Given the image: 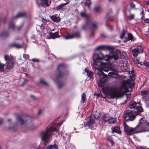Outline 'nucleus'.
<instances>
[{"mask_svg":"<svg viewBox=\"0 0 149 149\" xmlns=\"http://www.w3.org/2000/svg\"><path fill=\"white\" fill-rule=\"evenodd\" d=\"M113 50H110L109 54L104 56L101 53H94L93 55V60L94 65L100 66L98 68L97 74H106L103 72H109L108 74H118L121 71L118 69L119 66L116 67L118 65L122 63L120 57L121 55L120 50L117 49L114 52Z\"/></svg>","mask_w":149,"mask_h":149,"instance_id":"obj_1","label":"nucleus"},{"mask_svg":"<svg viewBox=\"0 0 149 149\" xmlns=\"http://www.w3.org/2000/svg\"><path fill=\"white\" fill-rule=\"evenodd\" d=\"M100 80L98 82V86L101 87L103 92L109 95L111 98L119 97L118 93L116 90V88L113 86H104L105 83L109 81L112 77L111 75H99Z\"/></svg>","mask_w":149,"mask_h":149,"instance_id":"obj_2","label":"nucleus"},{"mask_svg":"<svg viewBox=\"0 0 149 149\" xmlns=\"http://www.w3.org/2000/svg\"><path fill=\"white\" fill-rule=\"evenodd\" d=\"M61 124H54L50 128L47 129L45 131L42 132L40 136L42 140L44 141L45 143L49 142V140L52 135L54 134V132H58L59 129Z\"/></svg>","mask_w":149,"mask_h":149,"instance_id":"obj_3","label":"nucleus"},{"mask_svg":"<svg viewBox=\"0 0 149 149\" xmlns=\"http://www.w3.org/2000/svg\"><path fill=\"white\" fill-rule=\"evenodd\" d=\"M134 129L136 133L149 131V123L143 118H141Z\"/></svg>","mask_w":149,"mask_h":149,"instance_id":"obj_4","label":"nucleus"},{"mask_svg":"<svg viewBox=\"0 0 149 149\" xmlns=\"http://www.w3.org/2000/svg\"><path fill=\"white\" fill-rule=\"evenodd\" d=\"M129 108L131 109L136 110V111H133L136 115L140 114L143 112V109L141 106L140 103L134 101L131 102L129 106Z\"/></svg>","mask_w":149,"mask_h":149,"instance_id":"obj_5","label":"nucleus"},{"mask_svg":"<svg viewBox=\"0 0 149 149\" xmlns=\"http://www.w3.org/2000/svg\"><path fill=\"white\" fill-rule=\"evenodd\" d=\"M124 112L123 117L126 121L134 120L136 118V116L137 115H136L133 111H131L129 110L125 111Z\"/></svg>","mask_w":149,"mask_h":149,"instance_id":"obj_6","label":"nucleus"},{"mask_svg":"<svg viewBox=\"0 0 149 149\" xmlns=\"http://www.w3.org/2000/svg\"><path fill=\"white\" fill-rule=\"evenodd\" d=\"M130 81L129 80H123L121 83V86L120 87L121 89H125V91H129L128 89L130 88V91L134 88V84L133 83H130Z\"/></svg>","mask_w":149,"mask_h":149,"instance_id":"obj_7","label":"nucleus"},{"mask_svg":"<svg viewBox=\"0 0 149 149\" xmlns=\"http://www.w3.org/2000/svg\"><path fill=\"white\" fill-rule=\"evenodd\" d=\"M4 59L7 63L6 69L9 70L11 69L14 66V61L13 57L11 56L10 58L8 55H6L4 56Z\"/></svg>","mask_w":149,"mask_h":149,"instance_id":"obj_8","label":"nucleus"},{"mask_svg":"<svg viewBox=\"0 0 149 149\" xmlns=\"http://www.w3.org/2000/svg\"><path fill=\"white\" fill-rule=\"evenodd\" d=\"M123 126L124 130L127 135H131L136 134L134 128L130 127L125 123H124Z\"/></svg>","mask_w":149,"mask_h":149,"instance_id":"obj_9","label":"nucleus"},{"mask_svg":"<svg viewBox=\"0 0 149 149\" xmlns=\"http://www.w3.org/2000/svg\"><path fill=\"white\" fill-rule=\"evenodd\" d=\"M97 24L96 22L91 23V21H88L85 25L82 26V29L86 30V29L91 28H93L97 29Z\"/></svg>","mask_w":149,"mask_h":149,"instance_id":"obj_10","label":"nucleus"},{"mask_svg":"<svg viewBox=\"0 0 149 149\" xmlns=\"http://www.w3.org/2000/svg\"><path fill=\"white\" fill-rule=\"evenodd\" d=\"M25 15L26 14L25 13H19L15 16L13 17L11 20V22L9 24V28L13 30H14L15 28V25L14 24L13 22V19H14L17 18L18 17L25 16Z\"/></svg>","mask_w":149,"mask_h":149,"instance_id":"obj_11","label":"nucleus"},{"mask_svg":"<svg viewBox=\"0 0 149 149\" xmlns=\"http://www.w3.org/2000/svg\"><path fill=\"white\" fill-rule=\"evenodd\" d=\"M100 117V116H97V117H96L95 116H90L89 120L86 124V126H88L90 128H92L94 127L95 124L94 118H96L97 120H98L99 119Z\"/></svg>","mask_w":149,"mask_h":149,"instance_id":"obj_12","label":"nucleus"},{"mask_svg":"<svg viewBox=\"0 0 149 149\" xmlns=\"http://www.w3.org/2000/svg\"><path fill=\"white\" fill-rule=\"evenodd\" d=\"M143 49L141 46H138L136 48L133 49L132 50V55L134 57H136L139 54H141L143 52Z\"/></svg>","mask_w":149,"mask_h":149,"instance_id":"obj_13","label":"nucleus"},{"mask_svg":"<svg viewBox=\"0 0 149 149\" xmlns=\"http://www.w3.org/2000/svg\"><path fill=\"white\" fill-rule=\"evenodd\" d=\"M67 66L65 64L61 63L58 65L57 70L59 72V74H62V73L64 72L66 70Z\"/></svg>","mask_w":149,"mask_h":149,"instance_id":"obj_14","label":"nucleus"},{"mask_svg":"<svg viewBox=\"0 0 149 149\" xmlns=\"http://www.w3.org/2000/svg\"><path fill=\"white\" fill-rule=\"evenodd\" d=\"M80 37V34L78 31L75 32L71 35L67 34L64 36V38L66 39H72L74 38H79Z\"/></svg>","mask_w":149,"mask_h":149,"instance_id":"obj_15","label":"nucleus"},{"mask_svg":"<svg viewBox=\"0 0 149 149\" xmlns=\"http://www.w3.org/2000/svg\"><path fill=\"white\" fill-rule=\"evenodd\" d=\"M113 49V47L111 46L108 45H101L97 47L96 50H111Z\"/></svg>","mask_w":149,"mask_h":149,"instance_id":"obj_16","label":"nucleus"},{"mask_svg":"<svg viewBox=\"0 0 149 149\" xmlns=\"http://www.w3.org/2000/svg\"><path fill=\"white\" fill-rule=\"evenodd\" d=\"M48 0H36V2L38 6H40L41 5L42 6H46V7L49 6V5L48 4Z\"/></svg>","mask_w":149,"mask_h":149,"instance_id":"obj_17","label":"nucleus"},{"mask_svg":"<svg viewBox=\"0 0 149 149\" xmlns=\"http://www.w3.org/2000/svg\"><path fill=\"white\" fill-rule=\"evenodd\" d=\"M68 3V2L65 3H62L58 6L56 8V9L58 10H60L61 11H64L66 9V5Z\"/></svg>","mask_w":149,"mask_h":149,"instance_id":"obj_18","label":"nucleus"},{"mask_svg":"<svg viewBox=\"0 0 149 149\" xmlns=\"http://www.w3.org/2000/svg\"><path fill=\"white\" fill-rule=\"evenodd\" d=\"M113 133L116 132L119 134H120L121 132L120 130V128L118 127H112L111 128Z\"/></svg>","mask_w":149,"mask_h":149,"instance_id":"obj_19","label":"nucleus"},{"mask_svg":"<svg viewBox=\"0 0 149 149\" xmlns=\"http://www.w3.org/2000/svg\"><path fill=\"white\" fill-rule=\"evenodd\" d=\"M22 115H18L17 117V119L19 121L21 125H22L25 124V123L26 122V120H23L22 119Z\"/></svg>","mask_w":149,"mask_h":149,"instance_id":"obj_20","label":"nucleus"},{"mask_svg":"<svg viewBox=\"0 0 149 149\" xmlns=\"http://www.w3.org/2000/svg\"><path fill=\"white\" fill-rule=\"evenodd\" d=\"M51 19L54 21L58 22H59L60 21V17L56 15H53L51 17Z\"/></svg>","mask_w":149,"mask_h":149,"instance_id":"obj_21","label":"nucleus"},{"mask_svg":"<svg viewBox=\"0 0 149 149\" xmlns=\"http://www.w3.org/2000/svg\"><path fill=\"white\" fill-rule=\"evenodd\" d=\"M58 146L56 144L53 145H50L48 146L46 149H58Z\"/></svg>","mask_w":149,"mask_h":149,"instance_id":"obj_22","label":"nucleus"},{"mask_svg":"<svg viewBox=\"0 0 149 149\" xmlns=\"http://www.w3.org/2000/svg\"><path fill=\"white\" fill-rule=\"evenodd\" d=\"M102 119L103 121L105 122H108L109 117L107 114H103L102 116Z\"/></svg>","mask_w":149,"mask_h":149,"instance_id":"obj_23","label":"nucleus"},{"mask_svg":"<svg viewBox=\"0 0 149 149\" xmlns=\"http://www.w3.org/2000/svg\"><path fill=\"white\" fill-rule=\"evenodd\" d=\"M49 35L50 37L53 39L58 37V33L57 32L55 33L50 32L49 33Z\"/></svg>","mask_w":149,"mask_h":149,"instance_id":"obj_24","label":"nucleus"},{"mask_svg":"<svg viewBox=\"0 0 149 149\" xmlns=\"http://www.w3.org/2000/svg\"><path fill=\"white\" fill-rule=\"evenodd\" d=\"M80 15L82 17H84L87 20V22L88 21V19L90 17V15L86 14L84 12H81Z\"/></svg>","mask_w":149,"mask_h":149,"instance_id":"obj_25","label":"nucleus"},{"mask_svg":"<svg viewBox=\"0 0 149 149\" xmlns=\"http://www.w3.org/2000/svg\"><path fill=\"white\" fill-rule=\"evenodd\" d=\"M116 119L112 117H110L109 118L108 122L110 124H114L116 123Z\"/></svg>","mask_w":149,"mask_h":149,"instance_id":"obj_26","label":"nucleus"},{"mask_svg":"<svg viewBox=\"0 0 149 149\" xmlns=\"http://www.w3.org/2000/svg\"><path fill=\"white\" fill-rule=\"evenodd\" d=\"M107 140L109 141L112 146L114 144V142L113 141V140L112 138V136L110 135H107L106 137Z\"/></svg>","mask_w":149,"mask_h":149,"instance_id":"obj_27","label":"nucleus"},{"mask_svg":"<svg viewBox=\"0 0 149 149\" xmlns=\"http://www.w3.org/2000/svg\"><path fill=\"white\" fill-rule=\"evenodd\" d=\"M10 46L14 47L17 48H19L22 47V46L20 44L18 43H13Z\"/></svg>","mask_w":149,"mask_h":149,"instance_id":"obj_28","label":"nucleus"},{"mask_svg":"<svg viewBox=\"0 0 149 149\" xmlns=\"http://www.w3.org/2000/svg\"><path fill=\"white\" fill-rule=\"evenodd\" d=\"M94 10L96 13H99L101 12L102 10L100 6H97L94 7Z\"/></svg>","mask_w":149,"mask_h":149,"instance_id":"obj_29","label":"nucleus"},{"mask_svg":"<svg viewBox=\"0 0 149 149\" xmlns=\"http://www.w3.org/2000/svg\"><path fill=\"white\" fill-rule=\"evenodd\" d=\"M9 33L8 31L3 32L0 34V36L4 38H7L9 36Z\"/></svg>","mask_w":149,"mask_h":149,"instance_id":"obj_30","label":"nucleus"},{"mask_svg":"<svg viewBox=\"0 0 149 149\" xmlns=\"http://www.w3.org/2000/svg\"><path fill=\"white\" fill-rule=\"evenodd\" d=\"M91 2L90 0H86L85 3V5L87 6L88 9H90V5L91 4Z\"/></svg>","mask_w":149,"mask_h":149,"instance_id":"obj_31","label":"nucleus"},{"mask_svg":"<svg viewBox=\"0 0 149 149\" xmlns=\"http://www.w3.org/2000/svg\"><path fill=\"white\" fill-rule=\"evenodd\" d=\"M86 100V95L84 93H83L81 97V102L83 103L85 102V101Z\"/></svg>","mask_w":149,"mask_h":149,"instance_id":"obj_32","label":"nucleus"},{"mask_svg":"<svg viewBox=\"0 0 149 149\" xmlns=\"http://www.w3.org/2000/svg\"><path fill=\"white\" fill-rule=\"evenodd\" d=\"M126 32V31L124 29L123 30L120 36V38L122 39L124 37L125 35Z\"/></svg>","mask_w":149,"mask_h":149,"instance_id":"obj_33","label":"nucleus"},{"mask_svg":"<svg viewBox=\"0 0 149 149\" xmlns=\"http://www.w3.org/2000/svg\"><path fill=\"white\" fill-rule=\"evenodd\" d=\"M54 81L57 84L59 88H60L63 85V84L59 83L58 80L57 81L54 80Z\"/></svg>","mask_w":149,"mask_h":149,"instance_id":"obj_34","label":"nucleus"},{"mask_svg":"<svg viewBox=\"0 0 149 149\" xmlns=\"http://www.w3.org/2000/svg\"><path fill=\"white\" fill-rule=\"evenodd\" d=\"M134 15L131 14L130 15L127 17V19L129 20H132L134 18Z\"/></svg>","mask_w":149,"mask_h":149,"instance_id":"obj_35","label":"nucleus"},{"mask_svg":"<svg viewBox=\"0 0 149 149\" xmlns=\"http://www.w3.org/2000/svg\"><path fill=\"white\" fill-rule=\"evenodd\" d=\"M4 64L1 63L0 64V71L1 72H5V71L4 70Z\"/></svg>","mask_w":149,"mask_h":149,"instance_id":"obj_36","label":"nucleus"},{"mask_svg":"<svg viewBox=\"0 0 149 149\" xmlns=\"http://www.w3.org/2000/svg\"><path fill=\"white\" fill-rule=\"evenodd\" d=\"M85 72L86 73V74H93V73L87 68L85 69Z\"/></svg>","mask_w":149,"mask_h":149,"instance_id":"obj_37","label":"nucleus"},{"mask_svg":"<svg viewBox=\"0 0 149 149\" xmlns=\"http://www.w3.org/2000/svg\"><path fill=\"white\" fill-rule=\"evenodd\" d=\"M141 12L140 13V15L141 16V20H143V16H144V12L143 9H141L140 10Z\"/></svg>","mask_w":149,"mask_h":149,"instance_id":"obj_38","label":"nucleus"},{"mask_svg":"<svg viewBox=\"0 0 149 149\" xmlns=\"http://www.w3.org/2000/svg\"><path fill=\"white\" fill-rule=\"evenodd\" d=\"M128 39L129 40H132L133 39V35L130 33H128L127 35Z\"/></svg>","mask_w":149,"mask_h":149,"instance_id":"obj_39","label":"nucleus"},{"mask_svg":"<svg viewBox=\"0 0 149 149\" xmlns=\"http://www.w3.org/2000/svg\"><path fill=\"white\" fill-rule=\"evenodd\" d=\"M130 8L131 9H134V10H135V5L132 2L130 3Z\"/></svg>","mask_w":149,"mask_h":149,"instance_id":"obj_40","label":"nucleus"},{"mask_svg":"<svg viewBox=\"0 0 149 149\" xmlns=\"http://www.w3.org/2000/svg\"><path fill=\"white\" fill-rule=\"evenodd\" d=\"M148 91H141V93L142 95H147L148 93Z\"/></svg>","mask_w":149,"mask_h":149,"instance_id":"obj_41","label":"nucleus"},{"mask_svg":"<svg viewBox=\"0 0 149 149\" xmlns=\"http://www.w3.org/2000/svg\"><path fill=\"white\" fill-rule=\"evenodd\" d=\"M23 57L25 60H27L29 59V56L28 54H23Z\"/></svg>","mask_w":149,"mask_h":149,"instance_id":"obj_42","label":"nucleus"},{"mask_svg":"<svg viewBox=\"0 0 149 149\" xmlns=\"http://www.w3.org/2000/svg\"><path fill=\"white\" fill-rule=\"evenodd\" d=\"M40 83H42L43 84H44L46 86H48V84L45 82L43 80V79H41L40 80Z\"/></svg>","mask_w":149,"mask_h":149,"instance_id":"obj_43","label":"nucleus"},{"mask_svg":"<svg viewBox=\"0 0 149 149\" xmlns=\"http://www.w3.org/2000/svg\"><path fill=\"white\" fill-rule=\"evenodd\" d=\"M31 61L34 62L36 63H38L40 62V60L36 58H35L32 59Z\"/></svg>","mask_w":149,"mask_h":149,"instance_id":"obj_44","label":"nucleus"},{"mask_svg":"<svg viewBox=\"0 0 149 149\" xmlns=\"http://www.w3.org/2000/svg\"><path fill=\"white\" fill-rule=\"evenodd\" d=\"M6 18L4 19L0 18V23L3 22L4 24L5 23L6 21Z\"/></svg>","mask_w":149,"mask_h":149,"instance_id":"obj_45","label":"nucleus"},{"mask_svg":"<svg viewBox=\"0 0 149 149\" xmlns=\"http://www.w3.org/2000/svg\"><path fill=\"white\" fill-rule=\"evenodd\" d=\"M144 64L146 66L147 69H149V62H145Z\"/></svg>","mask_w":149,"mask_h":149,"instance_id":"obj_46","label":"nucleus"},{"mask_svg":"<svg viewBox=\"0 0 149 149\" xmlns=\"http://www.w3.org/2000/svg\"><path fill=\"white\" fill-rule=\"evenodd\" d=\"M135 75H132L130 76V79L132 81H134L135 79Z\"/></svg>","mask_w":149,"mask_h":149,"instance_id":"obj_47","label":"nucleus"},{"mask_svg":"<svg viewBox=\"0 0 149 149\" xmlns=\"http://www.w3.org/2000/svg\"><path fill=\"white\" fill-rule=\"evenodd\" d=\"M126 97H127V100H129L131 96V95L129 93V94H127L126 95Z\"/></svg>","mask_w":149,"mask_h":149,"instance_id":"obj_48","label":"nucleus"},{"mask_svg":"<svg viewBox=\"0 0 149 149\" xmlns=\"http://www.w3.org/2000/svg\"><path fill=\"white\" fill-rule=\"evenodd\" d=\"M93 75H87L88 77H87L88 80H89L90 79L92 78L93 77Z\"/></svg>","mask_w":149,"mask_h":149,"instance_id":"obj_49","label":"nucleus"},{"mask_svg":"<svg viewBox=\"0 0 149 149\" xmlns=\"http://www.w3.org/2000/svg\"><path fill=\"white\" fill-rule=\"evenodd\" d=\"M101 36L103 38L107 37V36L104 33H102L101 34Z\"/></svg>","mask_w":149,"mask_h":149,"instance_id":"obj_50","label":"nucleus"},{"mask_svg":"<svg viewBox=\"0 0 149 149\" xmlns=\"http://www.w3.org/2000/svg\"><path fill=\"white\" fill-rule=\"evenodd\" d=\"M145 34L149 38V27L148 29V30L146 32Z\"/></svg>","mask_w":149,"mask_h":149,"instance_id":"obj_51","label":"nucleus"},{"mask_svg":"<svg viewBox=\"0 0 149 149\" xmlns=\"http://www.w3.org/2000/svg\"><path fill=\"white\" fill-rule=\"evenodd\" d=\"M129 74H134V70H132L131 71H129Z\"/></svg>","mask_w":149,"mask_h":149,"instance_id":"obj_52","label":"nucleus"},{"mask_svg":"<svg viewBox=\"0 0 149 149\" xmlns=\"http://www.w3.org/2000/svg\"><path fill=\"white\" fill-rule=\"evenodd\" d=\"M42 111L41 110H40L38 112V114L39 115H40L42 113Z\"/></svg>","mask_w":149,"mask_h":149,"instance_id":"obj_53","label":"nucleus"},{"mask_svg":"<svg viewBox=\"0 0 149 149\" xmlns=\"http://www.w3.org/2000/svg\"><path fill=\"white\" fill-rule=\"evenodd\" d=\"M140 149H148V148L147 149L146 147L144 146L140 147Z\"/></svg>","mask_w":149,"mask_h":149,"instance_id":"obj_54","label":"nucleus"},{"mask_svg":"<svg viewBox=\"0 0 149 149\" xmlns=\"http://www.w3.org/2000/svg\"><path fill=\"white\" fill-rule=\"evenodd\" d=\"M27 82V81L26 80H24V82H23V84L21 85V86H23L24 85L25 83Z\"/></svg>","mask_w":149,"mask_h":149,"instance_id":"obj_55","label":"nucleus"},{"mask_svg":"<svg viewBox=\"0 0 149 149\" xmlns=\"http://www.w3.org/2000/svg\"><path fill=\"white\" fill-rule=\"evenodd\" d=\"M94 95H96L97 96L99 97L100 96V94L98 93H94Z\"/></svg>","mask_w":149,"mask_h":149,"instance_id":"obj_56","label":"nucleus"},{"mask_svg":"<svg viewBox=\"0 0 149 149\" xmlns=\"http://www.w3.org/2000/svg\"><path fill=\"white\" fill-rule=\"evenodd\" d=\"M52 57H54L55 58H56V57L54 55L52 54Z\"/></svg>","mask_w":149,"mask_h":149,"instance_id":"obj_57","label":"nucleus"},{"mask_svg":"<svg viewBox=\"0 0 149 149\" xmlns=\"http://www.w3.org/2000/svg\"><path fill=\"white\" fill-rule=\"evenodd\" d=\"M63 139H65V140H66V138L65 137V136H63Z\"/></svg>","mask_w":149,"mask_h":149,"instance_id":"obj_58","label":"nucleus"},{"mask_svg":"<svg viewBox=\"0 0 149 149\" xmlns=\"http://www.w3.org/2000/svg\"><path fill=\"white\" fill-rule=\"evenodd\" d=\"M109 29L112 31L113 30V27H112L111 28H109Z\"/></svg>","mask_w":149,"mask_h":149,"instance_id":"obj_59","label":"nucleus"},{"mask_svg":"<svg viewBox=\"0 0 149 149\" xmlns=\"http://www.w3.org/2000/svg\"><path fill=\"white\" fill-rule=\"evenodd\" d=\"M110 2H113V0H109Z\"/></svg>","mask_w":149,"mask_h":149,"instance_id":"obj_60","label":"nucleus"},{"mask_svg":"<svg viewBox=\"0 0 149 149\" xmlns=\"http://www.w3.org/2000/svg\"><path fill=\"white\" fill-rule=\"evenodd\" d=\"M108 20H112V19L110 18H108Z\"/></svg>","mask_w":149,"mask_h":149,"instance_id":"obj_61","label":"nucleus"},{"mask_svg":"<svg viewBox=\"0 0 149 149\" xmlns=\"http://www.w3.org/2000/svg\"><path fill=\"white\" fill-rule=\"evenodd\" d=\"M94 33L92 32V36H93V35H94Z\"/></svg>","mask_w":149,"mask_h":149,"instance_id":"obj_62","label":"nucleus"},{"mask_svg":"<svg viewBox=\"0 0 149 149\" xmlns=\"http://www.w3.org/2000/svg\"><path fill=\"white\" fill-rule=\"evenodd\" d=\"M106 26H108V24H107V23H106Z\"/></svg>","mask_w":149,"mask_h":149,"instance_id":"obj_63","label":"nucleus"},{"mask_svg":"<svg viewBox=\"0 0 149 149\" xmlns=\"http://www.w3.org/2000/svg\"><path fill=\"white\" fill-rule=\"evenodd\" d=\"M3 122L2 121H0V124H1Z\"/></svg>","mask_w":149,"mask_h":149,"instance_id":"obj_64","label":"nucleus"}]
</instances>
